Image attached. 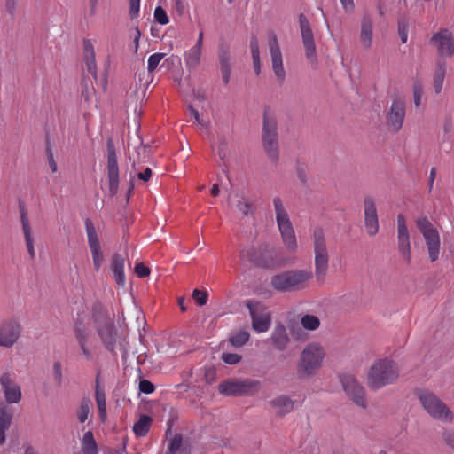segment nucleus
Wrapping results in <instances>:
<instances>
[{"label":"nucleus","instance_id":"nucleus-46","mask_svg":"<svg viewBox=\"0 0 454 454\" xmlns=\"http://www.w3.org/2000/svg\"><path fill=\"white\" fill-rule=\"evenodd\" d=\"M237 210L242 213L243 215H248L249 214L254 213V208L252 203L245 200L243 198H240L238 200L236 205Z\"/></svg>","mask_w":454,"mask_h":454},{"label":"nucleus","instance_id":"nucleus-31","mask_svg":"<svg viewBox=\"0 0 454 454\" xmlns=\"http://www.w3.org/2000/svg\"><path fill=\"white\" fill-rule=\"evenodd\" d=\"M12 415L8 411L7 407L0 405V445L5 442V432L12 424Z\"/></svg>","mask_w":454,"mask_h":454},{"label":"nucleus","instance_id":"nucleus-28","mask_svg":"<svg viewBox=\"0 0 454 454\" xmlns=\"http://www.w3.org/2000/svg\"><path fill=\"white\" fill-rule=\"evenodd\" d=\"M360 40L365 49H369L372 42V20L369 14H364L361 20Z\"/></svg>","mask_w":454,"mask_h":454},{"label":"nucleus","instance_id":"nucleus-19","mask_svg":"<svg viewBox=\"0 0 454 454\" xmlns=\"http://www.w3.org/2000/svg\"><path fill=\"white\" fill-rule=\"evenodd\" d=\"M430 43L437 47L440 57H451L454 54V39L447 28L434 34L430 39Z\"/></svg>","mask_w":454,"mask_h":454},{"label":"nucleus","instance_id":"nucleus-60","mask_svg":"<svg viewBox=\"0 0 454 454\" xmlns=\"http://www.w3.org/2000/svg\"><path fill=\"white\" fill-rule=\"evenodd\" d=\"M90 82L91 83L90 81ZM82 86V96L84 97L86 100H88V98H89V80H87L86 78H83Z\"/></svg>","mask_w":454,"mask_h":454},{"label":"nucleus","instance_id":"nucleus-62","mask_svg":"<svg viewBox=\"0 0 454 454\" xmlns=\"http://www.w3.org/2000/svg\"><path fill=\"white\" fill-rule=\"evenodd\" d=\"M202 45H203V32H200L199 35V37L197 39V42H196L195 45L192 47V49L202 52Z\"/></svg>","mask_w":454,"mask_h":454},{"label":"nucleus","instance_id":"nucleus-20","mask_svg":"<svg viewBox=\"0 0 454 454\" xmlns=\"http://www.w3.org/2000/svg\"><path fill=\"white\" fill-rule=\"evenodd\" d=\"M21 333L20 324L14 320L6 321L0 326V346L12 347L19 340Z\"/></svg>","mask_w":454,"mask_h":454},{"label":"nucleus","instance_id":"nucleus-44","mask_svg":"<svg viewBox=\"0 0 454 454\" xmlns=\"http://www.w3.org/2000/svg\"><path fill=\"white\" fill-rule=\"evenodd\" d=\"M99 373L97 375L96 379V389H95V398L98 409L105 408L106 407V395L104 390L99 388V382H98Z\"/></svg>","mask_w":454,"mask_h":454},{"label":"nucleus","instance_id":"nucleus-6","mask_svg":"<svg viewBox=\"0 0 454 454\" xmlns=\"http://www.w3.org/2000/svg\"><path fill=\"white\" fill-rule=\"evenodd\" d=\"M273 207L276 214V222L281 234L283 243L289 252H295L297 241L289 215L279 197L273 198Z\"/></svg>","mask_w":454,"mask_h":454},{"label":"nucleus","instance_id":"nucleus-15","mask_svg":"<svg viewBox=\"0 0 454 454\" xmlns=\"http://www.w3.org/2000/svg\"><path fill=\"white\" fill-rule=\"evenodd\" d=\"M88 244L91 252L94 269L98 271L104 261V255L101 250L98 236L93 222L90 218L84 221Z\"/></svg>","mask_w":454,"mask_h":454},{"label":"nucleus","instance_id":"nucleus-61","mask_svg":"<svg viewBox=\"0 0 454 454\" xmlns=\"http://www.w3.org/2000/svg\"><path fill=\"white\" fill-rule=\"evenodd\" d=\"M17 0H6L5 7L10 14H13L16 8Z\"/></svg>","mask_w":454,"mask_h":454},{"label":"nucleus","instance_id":"nucleus-26","mask_svg":"<svg viewBox=\"0 0 454 454\" xmlns=\"http://www.w3.org/2000/svg\"><path fill=\"white\" fill-rule=\"evenodd\" d=\"M124 264H125V258L119 254H114L112 257V262H111V270L114 273V278L115 282L119 285L123 286L126 282V278L124 274Z\"/></svg>","mask_w":454,"mask_h":454},{"label":"nucleus","instance_id":"nucleus-47","mask_svg":"<svg viewBox=\"0 0 454 454\" xmlns=\"http://www.w3.org/2000/svg\"><path fill=\"white\" fill-rule=\"evenodd\" d=\"M166 56L165 53H154L153 55H151L148 59V66H147V69H148V72L149 73H152L153 72L159 63L161 61V59Z\"/></svg>","mask_w":454,"mask_h":454},{"label":"nucleus","instance_id":"nucleus-5","mask_svg":"<svg viewBox=\"0 0 454 454\" xmlns=\"http://www.w3.org/2000/svg\"><path fill=\"white\" fill-rule=\"evenodd\" d=\"M325 356V349L319 343L308 344L301 351L297 364L298 376L305 379L315 375L321 368Z\"/></svg>","mask_w":454,"mask_h":454},{"label":"nucleus","instance_id":"nucleus-32","mask_svg":"<svg viewBox=\"0 0 454 454\" xmlns=\"http://www.w3.org/2000/svg\"><path fill=\"white\" fill-rule=\"evenodd\" d=\"M106 149H107V170H119L118 161H117V154L114 143V139L112 137H108L106 140Z\"/></svg>","mask_w":454,"mask_h":454},{"label":"nucleus","instance_id":"nucleus-23","mask_svg":"<svg viewBox=\"0 0 454 454\" xmlns=\"http://www.w3.org/2000/svg\"><path fill=\"white\" fill-rule=\"evenodd\" d=\"M0 385L4 393L5 400L8 403H17L20 401V387L14 382L9 373H4L0 377Z\"/></svg>","mask_w":454,"mask_h":454},{"label":"nucleus","instance_id":"nucleus-7","mask_svg":"<svg viewBox=\"0 0 454 454\" xmlns=\"http://www.w3.org/2000/svg\"><path fill=\"white\" fill-rule=\"evenodd\" d=\"M313 251L315 254V276L323 283L329 268V252L325 236L322 228H316L312 233Z\"/></svg>","mask_w":454,"mask_h":454},{"label":"nucleus","instance_id":"nucleus-39","mask_svg":"<svg viewBox=\"0 0 454 454\" xmlns=\"http://www.w3.org/2000/svg\"><path fill=\"white\" fill-rule=\"evenodd\" d=\"M150 152H151V145H143V146L138 148V151H137V156H138L137 167L139 168H141L142 170H146V171L152 170V167L151 166H145V163L147 162V158H148V154H149Z\"/></svg>","mask_w":454,"mask_h":454},{"label":"nucleus","instance_id":"nucleus-25","mask_svg":"<svg viewBox=\"0 0 454 454\" xmlns=\"http://www.w3.org/2000/svg\"><path fill=\"white\" fill-rule=\"evenodd\" d=\"M269 403L275 410L277 416L283 417L294 410V402L289 396L281 395L270 400Z\"/></svg>","mask_w":454,"mask_h":454},{"label":"nucleus","instance_id":"nucleus-30","mask_svg":"<svg viewBox=\"0 0 454 454\" xmlns=\"http://www.w3.org/2000/svg\"><path fill=\"white\" fill-rule=\"evenodd\" d=\"M446 74V61L439 59L436 61V68L434 74V90L436 94L442 91L443 81Z\"/></svg>","mask_w":454,"mask_h":454},{"label":"nucleus","instance_id":"nucleus-18","mask_svg":"<svg viewBox=\"0 0 454 454\" xmlns=\"http://www.w3.org/2000/svg\"><path fill=\"white\" fill-rule=\"evenodd\" d=\"M74 337L83 358L93 361L94 355L90 348V332L82 322H76L74 327Z\"/></svg>","mask_w":454,"mask_h":454},{"label":"nucleus","instance_id":"nucleus-55","mask_svg":"<svg viewBox=\"0 0 454 454\" xmlns=\"http://www.w3.org/2000/svg\"><path fill=\"white\" fill-rule=\"evenodd\" d=\"M135 273L139 278L147 277L150 274V270L148 267L144 265L143 263H136L135 265Z\"/></svg>","mask_w":454,"mask_h":454},{"label":"nucleus","instance_id":"nucleus-37","mask_svg":"<svg viewBox=\"0 0 454 454\" xmlns=\"http://www.w3.org/2000/svg\"><path fill=\"white\" fill-rule=\"evenodd\" d=\"M26 247L31 259L35 258V250L34 247V237L30 225L22 227Z\"/></svg>","mask_w":454,"mask_h":454},{"label":"nucleus","instance_id":"nucleus-48","mask_svg":"<svg viewBox=\"0 0 454 454\" xmlns=\"http://www.w3.org/2000/svg\"><path fill=\"white\" fill-rule=\"evenodd\" d=\"M154 19L160 25H166L169 21L166 11L161 6H157L155 8Z\"/></svg>","mask_w":454,"mask_h":454},{"label":"nucleus","instance_id":"nucleus-33","mask_svg":"<svg viewBox=\"0 0 454 454\" xmlns=\"http://www.w3.org/2000/svg\"><path fill=\"white\" fill-rule=\"evenodd\" d=\"M152 419L147 415H142L139 419L134 424L133 431L137 437L145 436L149 429Z\"/></svg>","mask_w":454,"mask_h":454},{"label":"nucleus","instance_id":"nucleus-49","mask_svg":"<svg viewBox=\"0 0 454 454\" xmlns=\"http://www.w3.org/2000/svg\"><path fill=\"white\" fill-rule=\"evenodd\" d=\"M192 297L200 306H203L207 303V293L205 291L195 289L192 292Z\"/></svg>","mask_w":454,"mask_h":454},{"label":"nucleus","instance_id":"nucleus-9","mask_svg":"<svg viewBox=\"0 0 454 454\" xmlns=\"http://www.w3.org/2000/svg\"><path fill=\"white\" fill-rule=\"evenodd\" d=\"M259 388L260 382L252 379H228L218 387L219 393L227 396L252 395Z\"/></svg>","mask_w":454,"mask_h":454},{"label":"nucleus","instance_id":"nucleus-21","mask_svg":"<svg viewBox=\"0 0 454 454\" xmlns=\"http://www.w3.org/2000/svg\"><path fill=\"white\" fill-rule=\"evenodd\" d=\"M364 205L366 231L369 236H375L379 232V219L375 201L372 197H366Z\"/></svg>","mask_w":454,"mask_h":454},{"label":"nucleus","instance_id":"nucleus-35","mask_svg":"<svg viewBox=\"0 0 454 454\" xmlns=\"http://www.w3.org/2000/svg\"><path fill=\"white\" fill-rule=\"evenodd\" d=\"M181 434H176L169 442L167 454H190L186 448L182 447Z\"/></svg>","mask_w":454,"mask_h":454},{"label":"nucleus","instance_id":"nucleus-53","mask_svg":"<svg viewBox=\"0 0 454 454\" xmlns=\"http://www.w3.org/2000/svg\"><path fill=\"white\" fill-rule=\"evenodd\" d=\"M46 153L49 159V164L51 170H57V164L53 159L51 146L50 143V138L48 133L46 134Z\"/></svg>","mask_w":454,"mask_h":454},{"label":"nucleus","instance_id":"nucleus-8","mask_svg":"<svg viewBox=\"0 0 454 454\" xmlns=\"http://www.w3.org/2000/svg\"><path fill=\"white\" fill-rule=\"evenodd\" d=\"M419 399L423 408L434 419L442 422L453 420L452 411L434 393L422 390L419 393Z\"/></svg>","mask_w":454,"mask_h":454},{"label":"nucleus","instance_id":"nucleus-36","mask_svg":"<svg viewBox=\"0 0 454 454\" xmlns=\"http://www.w3.org/2000/svg\"><path fill=\"white\" fill-rule=\"evenodd\" d=\"M200 57H201L200 51L194 50L192 48L190 49L185 53V59H184L187 68L189 70L195 69L200 62Z\"/></svg>","mask_w":454,"mask_h":454},{"label":"nucleus","instance_id":"nucleus-45","mask_svg":"<svg viewBox=\"0 0 454 454\" xmlns=\"http://www.w3.org/2000/svg\"><path fill=\"white\" fill-rule=\"evenodd\" d=\"M52 377L57 387H61L63 383L62 365L59 361H55L52 365Z\"/></svg>","mask_w":454,"mask_h":454},{"label":"nucleus","instance_id":"nucleus-12","mask_svg":"<svg viewBox=\"0 0 454 454\" xmlns=\"http://www.w3.org/2000/svg\"><path fill=\"white\" fill-rule=\"evenodd\" d=\"M241 259H247L256 266L270 268L276 264L274 248L269 245H261L258 248L251 247L242 250Z\"/></svg>","mask_w":454,"mask_h":454},{"label":"nucleus","instance_id":"nucleus-50","mask_svg":"<svg viewBox=\"0 0 454 454\" xmlns=\"http://www.w3.org/2000/svg\"><path fill=\"white\" fill-rule=\"evenodd\" d=\"M222 360L228 364H236L241 360V356L236 353H223Z\"/></svg>","mask_w":454,"mask_h":454},{"label":"nucleus","instance_id":"nucleus-3","mask_svg":"<svg viewBox=\"0 0 454 454\" xmlns=\"http://www.w3.org/2000/svg\"><path fill=\"white\" fill-rule=\"evenodd\" d=\"M313 273L307 270H289L271 277L270 285L278 292H294L304 289Z\"/></svg>","mask_w":454,"mask_h":454},{"label":"nucleus","instance_id":"nucleus-22","mask_svg":"<svg viewBox=\"0 0 454 454\" xmlns=\"http://www.w3.org/2000/svg\"><path fill=\"white\" fill-rule=\"evenodd\" d=\"M397 233L399 251L406 261H410V235L406 225L405 217L402 214L398 215L397 216Z\"/></svg>","mask_w":454,"mask_h":454},{"label":"nucleus","instance_id":"nucleus-38","mask_svg":"<svg viewBox=\"0 0 454 454\" xmlns=\"http://www.w3.org/2000/svg\"><path fill=\"white\" fill-rule=\"evenodd\" d=\"M301 326L308 331H315L320 326V319L310 314H306L301 318Z\"/></svg>","mask_w":454,"mask_h":454},{"label":"nucleus","instance_id":"nucleus-59","mask_svg":"<svg viewBox=\"0 0 454 454\" xmlns=\"http://www.w3.org/2000/svg\"><path fill=\"white\" fill-rule=\"evenodd\" d=\"M443 437L446 444L454 450V432H446Z\"/></svg>","mask_w":454,"mask_h":454},{"label":"nucleus","instance_id":"nucleus-29","mask_svg":"<svg viewBox=\"0 0 454 454\" xmlns=\"http://www.w3.org/2000/svg\"><path fill=\"white\" fill-rule=\"evenodd\" d=\"M84 46V61L87 67V71L93 78L97 79V67L95 62V52L91 42L89 39L83 40Z\"/></svg>","mask_w":454,"mask_h":454},{"label":"nucleus","instance_id":"nucleus-43","mask_svg":"<svg viewBox=\"0 0 454 454\" xmlns=\"http://www.w3.org/2000/svg\"><path fill=\"white\" fill-rule=\"evenodd\" d=\"M119 172H108V194L114 196L118 192Z\"/></svg>","mask_w":454,"mask_h":454},{"label":"nucleus","instance_id":"nucleus-40","mask_svg":"<svg viewBox=\"0 0 454 454\" xmlns=\"http://www.w3.org/2000/svg\"><path fill=\"white\" fill-rule=\"evenodd\" d=\"M249 338L250 333L247 331H239L231 337L230 341L235 348H240L249 340Z\"/></svg>","mask_w":454,"mask_h":454},{"label":"nucleus","instance_id":"nucleus-64","mask_svg":"<svg viewBox=\"0 0 454 454\" xmlns=\"http://www.w3.org/2000/svg\"><path fill=\"white\" fill-rule=\"evenodd\" d=\"M176 12L182 15L184 11V5L182 0H173Z\"/></svg>","mask_w":454,"mask_h":454},{"label":"nucleus","instance_id":"nucleus-13","mask_svg":"<svg viewBox=\"0 0 454 454\" xmlns=\"http://www.w3.org/2000/svg\"><path fill=\"white\" fill-rule=\"evenodd\" d=\"M299 23L306 58L311 64H317V56L313 32L309 20L303 13L299 15Z\"/></svg>","mask_w":454,"mask_h":454},{"label":"nucleus","instance_id":"nucleus-57","mask_svg":"<svg viewBox=\"0 0 454 454\" xmlns=\"http://www.w3.org/2000/svg\"><path fill=\"white\" fill-rule=\"evenodd\" d=\"M250 49L252 57L260 56L259 43L257 37L253 35L250 40Z\"/></svg>","mask_w":454,"mask_h":454},{"label":"nucleus","instance_id":"nucleus-16","mask_svg":"<svg viewBox=\"0 0 454 454\" xmlns=\"http://www.w3.org/2000/svg\"><path fill=\"white\" fill-rule=\"evenodd\" d=\"M343 390L348 397L357 406L366 408L364 387L352 375H343L340 378Z\"/></svg>","mask_w":454,"mask_h":454},{"label":"nucleus","instance_id":"nucleus-27","mask_svg":"<svg viewBox=\"0 0 454 454\" xmlns=\"http://www.w3.org/2000/svg\"><path fill=\"white\" fill-rule=\"evenodd\" d=\"M273 346L282 351L285 350L289 343V337L286 333V327L282 324L275 326L270 336Z\"/></svg>","mask_w":454,"mask_h":454},{"label":"nucleus","instance_id":"nucleus-58","mask_svg":"<svg viewBox=\"0 0 454 454\" xmlns=\"http://www.w3.org/2000/svg\"><path fill=\"white\" fill-rule=\"evenodd\" d=\"M20 222L22 227L30 225L29 220L27 215V211L25 207L21 205H20Z\"/></svg>","mask_w":454,"mask_h":454},{"label":"nucleus","instance_id":"nucleus-51","mask_svg":"<svg viewBox=\"0 0 454 454\" xmlns=\"http://www.w3.org/2000/svg\"><path fill=\"white\" fill-rule=\"evenodd\" d=\"M423 94V87L419 82H417L413 85V97L414 104L416 106H419L421 102V97Z\"/></svg>","mask_w":454,"mask_h":454},{"label":"nucleus","instance_id":"nucleus-24","mask_svg":"<svg viewBox=\"0 0 454 454\" xmlns=\"http://www.w3.org/2000/svg\"><path fill=\"white\" fill-rule=\"evenodd\" d=\"M218 59L222 79L225 85L230 82L231 74V55L229 45L220 43L218 50Z\"/></svg>","mask_w":454,"mask_h":454},{"label":"nucleus","instance_id":"nucleus-56","mask_svg":"<svg viewBox=\"0 0 454 454\" xmlns=\"http://www.w3.org/2000/svg\"><path fill=\"white\" fill-rule=\"evenodd\" d=\"M227 149H228V143L225 138L221 137L220 143L218 145V154L222 160H224V159L227 156Z\"/></svg>","mask_w":454,"mask_h":454},{"label":"nucleus","instance_id":"nucleus-11","mask_svg":"<svg viewBox=\"0 0 454 454\" xmlns=\"http://www.w3.org/2000/svg\"><path fill=\"white\" fill-rule=\"evenodd\" d=\"M416 224L424 237L431 262H435L440 254V235L427 217L419 218Z\"/></svg>","mask_w":454,"mask_h":454},{"label":"nucleus","instance_id":"nucleus-52","mask_svg":"<svg viewBox=\"0 0 454 454\" xmlns=\"http://www.w3.org/2000/svg\"><path fill=\"white\" fill-rule=\"evenodd\" d=\"M155 390V387L154 385L147 380H140L139 382V391L144 393V394H152L153 393Z\"/></svg>","mask_w":454,"mask_h":454},{"label":"nucleus","instance_id":"nucleus-14","mask_svg":"<svg viewBox=\"0 0 454 454\" xmlns=\"http://www.w3.org/2000/svg\"><path fill=\"white\" fill-rule=\"evenodd\" d=\"M405 113V101L401 98H395L393 99L390 108L386 115V121L388 129L394 133H397L402 129Z\"/></svg>","mask_w":454,"mask_h":454},{"label":"nucleus","instance_id":"nucleus-42","mask_svg":"<svg viewBox=\"0 0 454 454\" xmlns=\"http://www.w3.org/2000/svg\"><path fill=\"white\" fill-rule=\"evenodd\" d=\"M90 401L87 398H83L81 401L80 408L77 411V417L81 423H84L89 417L90 411Z\"/></svg>","mask_w":454,"mask_h":454},{"label":"nucleus","instance_id":"nucleus-41","mask_svg":"<svg viewBox=\"0 0 454 454\" xmlns=\"http://www.w3.org/2000/svg\"><path fill=\"white\" fill-rule=\"evenodd\" d=\"M409 19L406 16L398 18V35L403 43L408 39Z\"/></svg>","mask_w":454,"mask_h":454},{"label":"nucleus","instance_id":"nucleus-10","mask_svg":"<svg viewBox=\"0 0 454 454\" xmlns=\"http://www.w3.org/2000/svg\"><path fill=\"white\" fill-rule=\"evenodd\" d=\"M249 311L252 328L258 333L267 332L271 325V314L262 303L253 300L246 301Z\"/></svg>","mask_w":454,"mask_h":454},{"label":"nucleus","instance_id":"nucleus-2","mask_svg":"<svg viewBox=\"0 0 454 454\" xmlns=\"http://www.w3.org/2000/svg\"><path fill=\"white\" fill-rule=\"evenodd\" d=\"M262 145L267 157L273 162L279 158L278 121L270 106L262 110Z\"/></svg>","mask_w":454,"mask_h":454},{"label":"nucleus","instance_id":"nucleus-63","mask_svg":"<svg viewBox=\"0 0 454 454\" xmlns=\"http://www.w3.org/2000/svg\"><path fill=\"white\" fill-rule=\"evenodd\" d=\"M255 74L258 75L261 72L260 56L252 57Z\"/></svg>","mask_w":454,"mask_h":454},{"label":"nucleus","instance_id":"nucleus-1","mask_svg":"<svg viewBox=\"0 0 454 454\" xmlns=\"http://www.w3.org/2000/svg\"><path fill=\"white\" fill-rule=\"evenodd\" d=\"M91 317L102 344L107 350L114 352L117 340V329L108 309L100 302H96L91 308Z\"/></svg>","mask_w":454,"mask_h":454},{"label":"nucleus","instance_id":"nucleus-17","mask_svg":"<svg viewBox=\"0 0 454 454\" xmlns=\"http://www.w3.org/2000/svg\"><path fill=\"white\" fill-rule=\"evenodd\" d=\"M269 49L271 57L272 69L277 79L282 82L286 78V72L283 67L281 50L274 32L269 34Z\"/></svg>","mask_w":454,"mask_h":454},{"label":"nucleus","instance_id":"nucleus-34","mask_svg":"<svg viewBox=\"0 0 454 454\" xmlns=\"http://www.w3.org/2000/svg\"><path fill=\"white\" fill-rule=\"evenodd\" d=\"M82 445L84 454L98 453V447L91 431H88L83 434Z\"/></svg>","mask_w":454,"mask_h":454},{"label":"nucleus","instance_id":"nucleus-4","mask_svg":"<svg viewBox=\"0 0 454 454\" xmlns=\"http://www.w3.org/2000/svg\"><path fill=\"white\" fill-rule=\"evenodd\" d=\"M399 377L397 364L390 359L384 358L376 361L368 372V386L372 389H380L394 383Z\"/></svg>","mask_w":454,"mask_h":454},{"label":"nucleus","instance_id":"nucleus-54","mask_svg":"<svg viewBox=\"0 0 454 454\" xmlns=\"http://www.w3.org/2000/svg\"><path fill=\"white\" fill-rule=\"evenodd\" d=\"M140 0H129V16L133 20L139 14Z\"/></svg>","mask_w":454,"mask_h":454}]
</instances>
